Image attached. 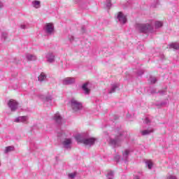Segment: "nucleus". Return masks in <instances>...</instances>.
I'll return each mask as SVG.
<instances>
[{
	"instance_id": "nucleus-1",
	"label": "nucleus",
	"mask_w": 179,
	"mask_h": 179,
	"mask_svg": "<svg viewBox=\"0 0 179 179\" xmlns=\"http://www.w3.org/2000/svg\"><path fill=\"white\" fill-rule=\"evenodd\" d=\"M128 133L127 131H118L112 136L108 141L109 145L113 148H118L121 146L122 142L128 141Z\"/></svg>"
},
{
	"instance_id": "nucleus-2",
	"label": "nucleus",
	"mask_w": 179,
	"mask_h": 179,
	"mask_svg": "<svg viewBox=\"0 0 179 179\" xmlns=\"http://www.w3.org/2000/svg\"><path fill=\"white\" fill-rule=\"evenodd\" d=\"M136 29L140 33H149L153 31V24H136Z\"/></svg>"
},
{
	"instance_id": "nucleus-3",
	"label": "nucleus",
	"mask_w": 179,
	"mask_h": 179,
	"mask_svg": "<svg viewBox=\"0 0 179 179\" xmlns=\"http://www.w3.org/2000/svg\"><path fill=\"white\" fill-rule=\"evenodd\" d=\"M71 106L73 111H74L75 113L80 111V110H82L83 107L82 103L79 102L78 100L75 99H72L71 100Z\"/></svg>"
},
{
	"instance_id": "nucleus-4",
	"label": "nucleus",
	"mask_w": 179,
	"mask_h": 179,
	"mask_svg": "<svg viewBox=\"0 0 179 179\" xmlns=\"http://www.w3.org/2000/svg\"><path fill=\"white\" fill-rule=\"evenodd\" d=\"M7 106L10 108V111L15 113L19 107V103H17L15 99H10L7 103Z\"/></svg>"
},
{
	"instance_id": "nucleus-5",
	"label": "nucleus",
	"mask_w": 179,
	"mask_h": 179,
	"mask_svg": "<svg viewBox=\"0 0 179 179\" xmlns=\"http://www.w3.org/2000/svg\"><path fill=\"white\" fill-rule=\"evenodd\" d=\"M97 142V138L94 137H90L87 138H83L81 140V143H83L85 146H93L94 143Z\"/></svg>"
},
{
	"instance_id": "nucleus-6",
	"label": "nucleus",
	"mask_w": 179,
	"mask_h": 179,
	"mask_svg": "<svg viewBox=\"0 0 179 179\" xmlns=\"http://www.w3.org/2000/svg\"><path fill=\"white\" fill-rule=\"evenodd\" d=\"M117 22H119L120 24H125L127 22V15H124L122 12H119L117 16Z\"/></svg>"
},
{
	"instance_id": "nucleus-7",
	"label": "nucleus",
	"mask_w": 179,
	"mask_h": 179,
	"mask_svg": "<svg viewBox=\"0 0 179 179\" xmlns=\"http://www.w3.org/2000/svg\"><path fill=\"white\" fill-rule=\"evenodd\" d=\"M44 30L48 36L54 34V25L51 23H48L45 25Z\"/></svg>"
},
{
	"instance_id": "nucleus-8",
	"label": "nucleus",
	"mask_w": 179,
	"mask_h": 179,
	"mask_svg": "<svg viewBox=\"0 0 179 179\" xmlns=\"http://www.w3.org/2000/svg\"><path fill=\"white\" fill-rule=\"evenodd\" d=\"M45 58L49 64H53V62H55V55L53 52H49L46 53Z\"/></svg>"
},
{
	"instance_id": "nucleus-9",
	"label": "nucleus",
	"mask_w": 179,
	"mask_h": 179,
	"mask_svg": "<svg viewBox=\"0 0 179 179\" xmlns=\"http://www.w3.org/2000/svg\"><path fill=\"white\" fill-rule=\"evenodd\" d=\"M63 148L64 149H71L72 148V138H65L62 142Z\"/></svg>"
},
{
	"instance_id": "nucleus-10",
	"label": "nucleus",
	"mask_w": 179,
	"mask_h": 179,
	"mask_svg": "<svg viewBox=\"0 0 179 179\" xmlns=\"http://www.w3.org/2000/svg\"><path fill=\"white\" fill-rule=\"evenodd\" d=\"M39 98L43 100V103H50L52 101V96L51 95H40Z\"/></svg>"
},
{
	"instance_id": "nucleus-11",
	"label": "nucleus",
	"mask_w": 179,
	"mask_h": 179,
	"mask_svg": "<svg viewBox=\"0 0 179 179\" xmlns=\"http://www.w3.org/2000/svg\"><path fill=\"white\" fill-rule=\"evenodd\" d=\"M129 153H131V150L128 149L124 150L122 152V160H124V163L128 162V159H129Z\"/></svg>"
},
{
	"instance_id": "nucleus-12",
	"label": "nucleus",
	"mask_w": 179,
	"mask_h": 179,
	"mask_svg": "<svg viewBox=\"0 0 179 179\" xmlns=\"http://www.w3.org/2000/svg\"><path fill=\"white\" fill-rule=\"evenodd\" d=\"M27 121H29V117L27 116H20L15 120V122H23L24 124H27Z\"/></svg>"
},
{
	"instance_id": "nucleus-13",
	"label": "nucleus",
	"mask_w": 179,
	"mask_h": 179,
	"mask_svg": "<svg viewBox=\"0 0 179 179\" xmlns=\"http://www.w3.org/2000/svg\"><path fill=\"white\" fill-rule=\"evenodd\" d=\"M63 85H73L75 83V78H71L68 77L62 80Z\"/></svg>"
},
{
	"instance_id": "nucleus-14",
	"label": "nucleus",
	"mask_w": 179,
	"mask_h": 179,
	"mask_svg": "<svg viewBox=\"0 0 179 179\" xmlns=\"http://www.w3.org/2000/svg\"><path fill=\"white\" fill-rule=\"evenodd\" d=\"M53 120L54 121H55V122L57 124H62V117H61V115H59V113H57L56 114H55L54 117H53Z\"/></svg>"
},
{
	"instance_id": "nucleus-15",
	"label": "nucleus",
	"mask_w": 179,
	"mask_h": 179,
	"mask_svg": "<svg viewBox=\"0 0 179 179\" xmlns=\"http://www.w3.org/2000/svg\"><path fill=\"white\" fill-rule=\"evenodd\" d=\"M153 132H155V129H153L152 128H150L141 131V135H143V136H146V135H150V134H153Z\"/></svg>"
},
{
	"instance_id": "nucleus-16",
	"label": "nucleus",
	"mask_w": 179,
	"mask_h": 179,
	"mask_svg": "<svg viewBox=\"0 0 179 179\" xmlns=\"http://www.w3.org/2000/svg\"><path fill=\"white\" fill-rule=\"evenodd\" d=\"M47 79V74L45 73H41L39 76L38 77V82H45V80Z\"/></svg>"
},
{
	"instance_id": "nucleus-17",
	"label": "nucleus",
	"mask_w": 179,
	"mask_h": 179,
	"mask_svg": "<svg viewBox=\"0 0 179 179\" xmlns=\"http://www.w3.org/2000/svg\"><path fill=\"white\" fill-rule=\"evenodd\" d=\"M25 57L27 61H36V59H37V57H36V55L29 53L26 54Z\"/></svg>"
},
{
	"instance_id": "nucleus-18",
	"label": "nucleus",
	"mask_w": 179,
	"mask_h": 179,
	"mask_svg": "<svg viewBox=\"0 0 179 179\" xmlns=\"http://www.w3.org/2000/svg\"><path fill=\"white\" fill-rule=\"evenodd\" d=\"M31 3L32 6L36 9H38L41 6V2H40V1L34 0Z\"/></svg>"
},
{
	"instance_id": "nucleus-19",
	"label": "nucleus",
	"mask_w": 179,
	"mask_h": 179,
	"mask_svg": "<svg viewBox=\"0 0 179 179\" xmlns=\"http://www.w3.org/2000/svg\"><path fill=\"white\" fill-rule=\"evenodd\" d=\"M118 87H119L118 84H113V85H111V88H110V90H109L108 93H109L110 94H111V93H115V90H117V89H118Z\"/></svg>"
},
{
	"instance_id": "nucleus-20",
	"label": "nucleus",
	"mask_w": 179,
	"mask_h": 179,
	"mask_svg": "<svg viewBox=\"0 0 179 179\" xmlns=\"http://www.w3.org/2000/svg\"><path fill=\"white\" fill-rule=\"evenodd\" d=\"M82 89L84 91L85 94H89L90 93V90L87 88V83L83 85Z\"/></svg>"
},
{
	"instance_id": "nucleus-21",
	"label": "nucleus",
	"mask_w": 179,
	"mask_h": 179,
	"mask_svg": "<svg viewBox=\"0 0 179 179\" xmlns=\"http://www.w3.org/2000/svg\"><path fill=\"white\" fill-rule=\"evenodd\" d=\"M169 48H173V50H179V43L177 42L172 43L169 45Z\"/></svg>"
},
{
	"instance_id": "nucleus-22",
	"label": "nucleus",
	"mask_w": 179,
	"mask_h": 179,
	"mask_svg": "<svg viewBox=\"0 0 179 179\" xmlns=\"http://www.w3.org/2000/svg\"><path fill=\"white\" fill-rule=\"evenodd\" d=\"M145 166L149 169V170H151L152 167H153V163L150 160L145 161Z\"/></svg>"
},
{
	"instance_id": "nucleus-23",
	"label": "nucleus",
	"mask_w": 179,
	"mask_h": 179,
	"mask_svg": "<svg viewBox=\"0 0 179 179\" xmlns=\"http://www.w3.org/2000/svg\"><path fill=\"white\" fill-rule=\"evenodd\" d=\"M15 150V147L13 146H8L6 148L4 152L5 153H9V152H13Z\"/></svg>"
},
{
	"instance_id": "nucleus-24",
	"label": "nucleus",
	"mask_w": 179,
	"mask_h": 179,
	"mask_svg": "<svg viewBox=\"0 0 179 179\" xmlns=\"http://www.w3.org/2000/svg\"><path fill=\"white\" fill-rule=\"evenodd\" d=\"M155 24V29H160V27H163V22L162 21H156Z\"/></svg>"
},
{
	"instance_id": "nucleus-25",
	"label": "nucleus",
	"mask_w": 179,
	"mask_h": 179,
	"mask_svg": "<svg viewBox=\"0 0 179 179\" xmlns=\"http://www.w3.org/2000/svg\"><path fill=\"white\" fill-rule=\"evenodd\" d=\"M106 177L108 179H114V172L113 171H109Z\"/></svg>"
},
{
	"instance_id": "nucleus-26",
	"label": "nucleus",
	"mask_w": 179,
	"mask_h": 179,
	"mask_svg": "<svg viewBox=\"0 0 179 179\" xmlns=\"http://www.w3.org/2000/svg\"><path fill=\"white\" fill-rule=\"evenodd\" d=\"M150 83L155 84L156 82H157V79L155 77H150Z\"/></svg>"
},
{
	"instance_id": "nucleus-27",
	"label": "nucleus",
	"mask_w": 179,
	"mask_h": 179,
	"mask_svg": "<svg viewBox=\"0 0 179 179\" xmlns=\"http://www.w3.org/2000/svg\"><path fill=\"white\" fill-rule=\"evenodd\" d=\"M76 177V173H71L69 174V178L73 179Z\"/></svg>"
},
{
	"instance_id": "nucleus-28",
	"label": "nucleus",
	"mask_w": 179,
	"mask_h": 179,
	"mask_svg": "<svg viewBox=\"0 0 179 179\" xmlns=\"http://www.w3.org/2000/svg\"><path fill=\"white\" fill-rule=\"evenodd\" d=\"M1 37L2 38H4V40H6V38H8V34L6 32H3L1 34Z\"/></svg>"
},
{
	"instance_id": "nucleus-29",
	"label": "nucleus",
	"mask_w": 179,
	"mask_h": 179,
	"mask_svg": "<svg viewBox=\"0 0 179 179\" xmlns=\"http://www.w3.org/2000/svg\"><path fill=\"white\" fill-rule=\"evenodd\" d=\"M68 40L70 41V43H72V41H73V40H75V38L72 35H69Z\"/></svg>"
},
{
	"instance_id": "nucleus-30",
	"label": "nucleus",
	"mask_w": 179,
	"mask_h": 179,
	"mask_svg": "<svg viewBox=\"0 0 179 179\" xmlns=\"http://www.w3.org/2000/svg\"><path fill=\"white\" fill-rule=\"evenodd\" d=\"M106 7L107 8L111 7V0H106Z\"/></svg>"
},
{
	"instance_id": "nucleus-31",
	"label": "nucleus",
	"mask_w": 179,
	"mask_h": 179,
	"mask_svg": "<svg viewBox=\"0 0 179 179\" xmlns=\"http://www.w3.org/2000/svg\"><path fill=\"white\" fill-rule=\"evenodd\" d=\"M120 159H121V157H120V155H115L114 157V159L115 160V162H117V163L120 162Z\"/></svg>"
},
{
	"instance_id": "nucleus-32",
	"label": "nucleus",
	"mask_w": 179,
	"mask_h": 179,
	"mask_svg": "<svg viewBox=\"0 0 179 179\" xmlns=\"http://www.w3.org/2000/svg\"><path fill=\"white\" fill-rule=\"evenodd\" d=\"M57 136H59V137H64V136H65V133L64 132V131H62L61 133H59L58 134H57Z\"/></svg>"
},
{
	"instance_id": "nucleus-33",
	"label": "nucleus",
	"mask_w": 179,
	"mask_h": 179,
	"mask_svg": "<svg viewBox=\"0 0 179 179\" xmlns=\"http://www.w3.org/2000/svg\"><path fill=\"white\" fill-rule=\"evenodd\" d=\"M141 173H138V175H134V179H141Z\"/></svg>"
},
{
	"instance_id": "nucleus-34",
	"label": "nucleus",
	"mask_w": 179,
	"mask_h": 179,
	"mask_svg": "<svg viewBox=\"0 0 179 179\" xmlns=\"http://www.w3.org/2000/svg\"><path fill=\"white\" fill-rule=\"evenodd\" d=\"M20 28L22 29H27V25H26L24 24H22L20 25Z\"/></svg>"
},
{
	"instance_id": "nucleus-35",
	"label": "nucleus",
	"mask_w": 179,
	"mask_h": 179,
	"mask_svg": "<svg viewBox=\"0 0 179 179\" xmlns=\"http://www.w3.org/2000/svg\"><path fill=\"white\" fill-rule=\"evenodd\" d=\"M166 104H167V101L161 102L160 104H158V106H166Z\"/></svg>"
},
{
	"instance_id": "nucleus-36",
	"label": "nucleus",
	"mask_w": 179,
	"mask_h": 179,
	"mask_svg": "<svg viewBox=\"0 0 179 179\" xmlns=\"http://www.w3.org/2000/svg\"><path fill=\"white\" fill-rule=\"evenodd\" d=\"M144 71L143 70H140L138 72H137V75H138L139 76H141V75H143Z\"/></svg>"
},
{
	"instance_id": "nucleus-37",
	"label": "nucleus",
	"mask_w": 179,
	"mask_h": 179,
	"mask_svg": "<svg viewBox=\"0 0 179 179\" xmlns=\"http://www.w3.org/2000/svg\"><path fill=\"white\" fill-rule=\"evenodd\" d=\"M167 179H177V177L170 175L169 176L167 177Z\"/></svg>"
},
{
	"instance_id": "nucleus-38",
	"label": "nucleus",
	"mask_w": 179,
	"mask_h": 179,
	"mask_svg": "<svg viewBox=\"0 0 179 179\" xmlns=\"http://www.w3.org/2000/svg\"><path fill=\"white\" fill-rule=\"evenodd\" d=\"M159 94H161V96H163V94H166V90H161L159 92Z\"/></svg>"
},
{
	"instance_id": "nucleus-39",
	"label": "nucleus",
	"mask_w": 179,
	"mask_h": 179,
	"mask_svg": "<svg viewBox=\"0 0 179 179\" xmlns=\"http://www.w3.org/2000/svg\"><path fill=\"white\" fill-rule=\"evenodd\" d=\"M144 122L145 124H149V122H150V120H149V118L146 117Z\"/></svg>"
},
{
	"instance_id": "nucleus-40",
	"label": "nucleus",
	"mask_w": 179,
	"mask_h": 179,
	"mask_svg": "<svg viewBox=\"0 0 179 179\" xmlns=\"http://www.w3.org/2000/svg\"><path fill=\"white\" fill-rule=\"evenodd\" d=\"M3 7V4L0 1V8Z\"/></svg>"
},
{
	"instance_id": "nucleus-41",
	"label": "nucleus",
	"mask_w": 179,
	"mask_h": 179,
	"mask_svg": "<svg viewBox=\"0 0 179 179\" xmlns=\"http://www.w3.org/2000/svg\"><path fill=\"white\" fill-rule=\"evenodd\" d=\"M82 30H83V32H84V31H85V27H82Z\"/></svg>"
},
{
	"instance_id": "nucleus-42",
	"label": "nucleus",
	"mask_w": 179,
	"mask_h": 179,
	"mask_svg": "<svg viewBox=\"0 0 179 179\" xmlns=\"http://www.w3.org/2000/svg\"><path fill=\"white\" fill-rule=\"evenodd\" d=\"M139 48H141V50H142V48H143V45H140Z\"/></svg>"
},
{
	"instance_id": "nucleus-43",
	"label": "nucleus",
	"mask_w": 179,
	"mask_h": 179,
	"mask_svg": "<svg viewBox=\"0 0 179 179\" xmlns=\"http://www.w3.org/2000/svg\"><path fill=\"white\" fill-rule=\"evenodd\" d=\"M151 93L153 94V93H155V91H152Z\"/></svg>"
},
{
	"instance_id": "nucleus-44",
	"label": "nucleus",
	"mask_w": 179,
	"mask_h": 179,
	"mask_svg": "<svg viewBox=\"0 0 179 179\" xmlns=\"http://www.w3.org/2000/svg\"><path fill=\"white\" fill-rule=\"evenodd\" d=\"M157 4H159V2H158V1H157Z\"/></svg>"
},
{
	"instance_id": "nucleus-45",
	"label": "nucleus",
	"mask_w": 179,
	"mask_h": 179,
	"mask_svg": "<svg viewBox=\"0 0 179 179\" xmlns=\"http://www.w3.org/2000/svg\"><path fill=\"white\" fill-rule=\"evenodd\" d=\"M0 166H1V162H0Z\"/></svg>"
}]
</instances>
